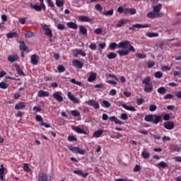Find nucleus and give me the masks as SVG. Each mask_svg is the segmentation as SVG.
I'll use <instances>...</instances> for the list:
<instances>
[{
	"instance_id": "nucleus-1",
	"label": "nucleus",
	"mask_w": 181,
	"mask_h": 181,
	"mask_svg": "<svg viewBox=\"0 0 181 181\" xmlns=\"http://www.w3.org/2000/svg\"><path fill=\"white\" fill-rule=\"evenodd\" d=\"M142 84H145L144 88V91L145 93H152V91H153V84H152V83H151L150 77L145 78L142 81Z\"/></svg>"
},
{
	"instance_id": "nucleus-2",
	"label": "nucleus",
	"mask_w": 181,
	"mask_h": 181,
	"mask_svg": "<svg viewBox=\"0 0 181 181\" xmlns=\"http://www.w3.org/2000/svg\"><path fill=\"white\" fill-rule=\"evenodd\" d=\"M144 121H146V122H153V124H159V122H161L162 121V116H158L156 115H146L144 117Z\"/></svg>"
},
{
	"instance_id": "nucleus-3",
	"label": "nucleus",
	"mask_w": 181,
	"mask_h": 181,
	"mask_svg": "<svg viewBox=\"0 0 181 181\" xmlns=\"http://www.w3.org/2000/svg\"><path fill=\"white\" fill-rule=\"evenodd\" d=\"M145 28H151V24H139L136 23L129 28V30H136V29H144Z\"/></svg>"
},
{
	"instance_id": "nucleus-4",
	"label": "nucleus",
	"mask_w": 181,
	"mask_h": 181,
	"mask_svg": "<svg viewBox=\"0 0 181 181\" xmlns=\"http://www.w3.org/2000/svg\"><path fill=\"white\" fill-rule=\"evenodd\" d=\"M42 30H45V36H48L49 37H53V31L52 29L49 28V25L45 24L42 25Z\"/></svg>"
},
{
	"instance_id": "nucleus-5",
	"label": "nucleus",
	"mask_w": 181,
	"mask_h": 181,
	"mask_svg": "<svg viewBox=\"0 0 181 181\" xmlns=\"http://www.w3.org/2000/svg\"><path fill=\"white\" fill-rule=\"evenodd\" d=\"M69 151L74 152V153H79V155H84L86 153V150H80L78 147H74L73 146H69Z\"/></svg>"
},
{
	"instance_id": "nucleus-6",
	"label": "nucleus",
	"mask_w": 181,
	"mask_h": 181,
	"mask_svg": "<svg viewBox=\"0 0 181 181\" xmlns=\"http://www.w3.org/2000/svg\"><path fill=\"white\" fill-rule=\"evenodd\" d=\"M86 103L90 107H93V108H95V110H98V108H100V103H98V102H97L93 99H90V100L86 101Z\"/></svg>"
},
{
	"instance_id": "nucleus-7",
	"label": "nucleus",
	"mask_w": 181,
	"mask_h": 181,
	"mask_svg": "<svg viewBox=\"0 0 181 181\" xmlns=\"http://www.w3.org/2000/svg\"><path fill=\"white\" fill-rule=\"evenodd\" d=\"M38 181H52L46 173H39Z\"/></svg>"
},
{
	"instance_id": "nucleus-8",
	"label": "nucleus",
	"mask_w": 181,
	"mask_h": 181,
	"mask_svg": "<svg viewBox=\"0 0 181 181\" xmlns=\"http://www.w3.org/2000/svg\"><path fill=\"white\" fill-rule=\"evenodd\" d=\"M62 94L63 93H62V92L57 91L53 93V98H54V100H56L58 103H62V101L64 100Z\"/></svg>"
},
{
	"instance_id": "nucleus-9",
	"label": "nucleus",
	"mask_w": 181,
	"mask_h": 181,
	"mask_svg": "<svg viewBox=\"0 0 181 181\" xmlns=\"http://www.w3.org/2000/svg\"><path fill=\"white\" fill-rule=\"evenodd\" d=\"M129 45H131V42H129V40H124V41L120 42L118 44V48L119 49H128Z\"/></svg>"
},
{
	"instance_id": "nucleus-10",
	"label": "nucleus",
	"mask_w": 181,
	"mask_h": 181,
	"mask_svg": "<svg viewBox=\"0 0 181 181\" xmlns=\"http://www.w3.org/2000/svg\"><path fill=\"white\" fill-rule=\"evenodd\" d=\"M149 19H156V18H160V13H156L154 11H150L146 15Z\"/></svg>"
},
{
	"instance_id": "nucleus-11",
	"label": "nucleus",
	"mask_w": 181,
	"mask_h": 181,
	"mask_svg": "<svg viewBox=\"0 0 181 181\" xmlns=\"http://www.w3.org/2000/svg\"><path fill=\"white\" fill-rule=\"evenodd\" d=\"M163 127L164 128H165V129H168L169 131L173 129V128H175V122H165L163 124Z\"/></svg>"
},
{
	"instance_id": "nucleus-12",
	"label": "nucleus",
	"mask_w": 181,
	"mask_h": 181,
	"mask_svg": "<svg viewBox=\"0 0 181 181\" xmlns=\"http://www.w3.org/2000/svg\"><path fill=\"white\" fill-rule=\"evenodd\" d=\"M71 129L73 131H75V132H77L78 134H83L84 135H87V132H86L84 129L80 128L77 126H71Z\"/></svg>"
},
{
	"instance_id": "nucleus-13",
	"label": "nucleus",
	"mask_w": 181,
	"mask_h": 181,
	"mask_svg": "<svg viewBox=\"0 0 181 181\" xmlns=\"http://www.w3.org/2000/svg\"><path fill=\"white\" fill-rule=\"evenodd\" d=\"M68 98H69L74 104H80V100L71 95V92H68Z\"/></svg>"
},
{
	"instance_id": "nucleus-14",
	"label": "nucleus",
	"mask_w": 181,
	"mask_h": 181,
	"mask_svg": "<svg viewBox=\"0 0 181 181\" xmlns=\"http://www.w3.org/2000/svg\"><path fill=\"white\" fill-rule=\"evenodd\" d=\"M17 60H19V56H18V54L9 55L8 57V62H10V63H14V62H17Z\"/></svg>"
},
{
	"instance_id": "nucleus-15",
	"label": "nucleus",
	"mask_w": 181,
	"mask_h": 181,
	"mask_svg": "<svg viewBox=\"0 0 181 181\" xmlns=\"http://www.w3.org/2000/svg\"><path fill=\"white\" fill-rule=\"evenodd\" d=\"M73 66L76 67V69H83L84 64L83 62L76 59L73 61Z\"/></svg>"
},
{
	"instance_id": "nucleus-16",
	"label": "nucleus",
	"mask_w": 181,
	"mask_h": 181,
	"mask_svg": "<svg viewBox=\"0 0 181 181\" xmlns=\"http://www.w3.org/2000/svg\"><path fill=\"white\" fill-rule=\"evenodd\" d=\"M78 21L80 22H93V19L87 16H80L78 17Z\"/></svg>"
},
{
	"instance_id": "nucleus-17",
	"label": "nucleus",
	"mask_w": 181,
	"mask_h": 181,
	"mask_svg": "<svg viewBox=\"0 0 181 181\" xmlns=\"http://www.w3.org/2000/svg\"><path fill=\"white\" fill-rule=\"evenodd\" d=\"M109 119L110 121H112V122H115V124H117V125H122L123 122L118 119V118H117V117L115 116H112L110 117H109Z\"/></svg>"
},
{
	"instance_id": "nucleus-18",
	"label": "nucleus",
	"mask_w": 181,
	"mask_h": 181,
	"mask_svg": "<svg viewBox=\"0 0 181 181\" xmlns=\"http://www.w3.org/2000/svg\"><path fill=\"white\" fill-rule=\"evenodd\" d=\"M49 95H50V93L43 90H40L37 93V97H40V98L49 97Z\"/></svg>"
},
{
	"instance_id": "nucleus-19",
	"label": "nucleus",
	"mask_w": 181,
	"mask_h": 181,
	"mask_svg": "<svg viewBox=\"0 0 181 181\" xmlns=\"http://www.w3.org/2000/svg\"><path fill=\"white\" fill-rule=\"evenodd\" d=\"M74 173L75 175H78V176H82V177H87V176H88V173H83V171L80 170H75L74 171Z\"/></svg>"
},
{
	"instance_id": "nucleus-20",
	"label": "nucleus",
	"mask_w": 181,
	"mask_h": 181,
	"mask_svg": "<svg viewBox=\"0 0 181 181\" xmlns=\"http://www.w3.org/2000/svg\"><path fill=\"white\" fill-rule=\"evenodd\" d=\"M37 59H39V56L36 54L31 55L30 63L34 64V66L37 65Z\"/></svg>"
},
{
	"instance_id": "nucleus-21",
	"label": "nucleus",
	"mask_w": 181,
	"mask_h": 181,
	"mask_svg": "<svg viewBox=\"0 0 181 181\" xmlns=\"http://www.w3.org/2000/svg\"><path fill=\"white\" fill-rule=\"evenodd\" d=\"M30 8L31 9H35V11H36L37 12H40V11H42V9H43V6H42L41 4L39 5H33V4H30Z\"/></svg>"
},
{
	"instance_id": "nucleus-22",
	"label": "nucleus",
	"mask_w": 181,
	"mask_h": 181,
	"mask_svg": "<svg viewBox=\"0 0 181 181\" xmlns=\"http://www.w3.org/2000/svg\"><path fill=\"white\" fill-rule=\"evenodd\" d=\"M16 70L18 76H23V77L26 76V74H25V73L23 72V70L22 69V68H21L19 65H16Z\"/></svg>"
},
{
	"instance_id": "nucleus-23",
	"label": "nucleus",
	"mask_w": 181,
	"mask_h": 181,
	"mask_svg": "<svg viewBox=\"0 0 181 181\" xmlns=\"http://www.w3.org/2000/svg\"><path fill=\"white\" fill-rule=\"evenodd\" d=\"M26 107V105L23 102H20L17 103L15 106V110H23Z\"/></svg>"
},
{
	"instance_id": "nucleus-24",
	"label": "nucleus",
	"mask_w": 181,
	"mask_h": 181,
	"mask_svg": "<svg viewBox=\"0 0 181 181\" xmlns=\"http://www.w3.org/2000/svg\"><path fill=\"white\" fill-rule=\"evenodd\" d=\"M68 28H69V29H77V28H78V25H77V23H74V22H68L66 23Z\"/></svg>"
},
{
	"instance_id": "nucleus-25",
	"label": "nucleus",
	"mask_w": 181,
	"mask_h": 181,
	"mask_svg": "<svg viewBox=\"0 0 181 181\" xmlns=\"http://www.w3.org/2000/svg\"><path fill=\"white\" fill-rule=\"evenodd\" d=\"M97 78V74L95 73H92L87 79L89 83H93Z\"/></svg>"
},
{
	"instance_id": "nucleus-26",
	"label": "nucleus",
	"mask_w": 181,
	"mask_h": 181,
	"mask_svg": "<svg viewBox=\"0 0 181 181\" xmlns=\"http://www.w3.org/2000/svg\"><path fill=\"white\" fill-rule=\"evenodd\" d=\"M79 33L83 36H86L87 35V28L84 25L79 26Z\"/></svg>"
},
{
	"instance_id": "nucleus-27",
	"label": "nucleus",
	"mask_w": 181,
	"mask_h": 181,
	"mask_svg": "<svg viewBox=\"0 0 181 181\" xmlns=\"http://www.w3.org/2000/svg\"><path fill=\"white\" fill-rule=\"evenodd\" d=\"M122 107L124 108V110H127V111H133V112L136 111V108H135V107L134 106H128L125 104H123L122 105Z\"/></svg>"
},
{
	"instance_id": "nucleus-28",
	"label": "nucleus",
	"mask_w": 181,
	"mask_h": 181,
	"mask_svg": "<svg viewBox=\"0 0 181 181\" xmlns=\"http://www.w3.org/2000/svg\"><path fill=\"white\" fill-rule=\"evenodd\" d=\"M18 36H19V35L16 32L8 33L6 34V38L7 39H12L13 37H18Z\"/></svg>"
},
{
	"instance_id": "nucleus-29",
	"label": "nucleus",
	"mask_w": 181,
	"mask_h": 181,
	"mask_svg": "<svg viewBox=\"0 0 181 181\" xmlns=\"http://www.w3.org/2000/svg\"><path fill=\"white\" fill-rule=\"evenodd\" d=\"M103 134H104V130L99 129L93 133V136H94V138H100V136H101V135H103Z\"/></svg>"
},
{
	"instance_id": "nucleus-30",
	"label": "nucleus",
	"mask_w": 181,
	"mask_h": 181,
	"mask_svg": "<svg viewBox=\"0 0 181 181\" xmlns=\"http://www.w3.org/2000/svg\"><path fill=\"white\" fill-rule=\"evenodd\" d=\"M162 9V4H158L157 6L153 7V10L156 13H159Z\"/></svg>"
},
{
	"instance_id": "nucleus-31",
	"label": "nucleus",
	"mask_w": 181,
	"mask_h": 181,
	"mask_svg": "<svg viewBox=\"0 0 181 181\" xmlns=\"http://www.w3.org/2000/svg\"><path fill=\"white\" fill-rule=\"evenodd\" d=\"M128 23V20L125 18L121 19L120 21H118L117 24V28H121L122 25H125V23Z\"/></svg>"
},
{
	"instance_id": "nucleus-32",
	"label": "nucleus",
	"mask_w": 181,
	"mask_h": 181,
	"mask_svg": "<svg viewBox=\"0 0 181 181\" xmlns=\"http://www.w3.org/2000/svg\"><path fill=\"white\" fill-rule=\"evenodd\" d=\"M157 92L158 94H161V95H163L166 94V88L165 87H160L158 88Z\"/></svg>"
},
{
	"instance_id": "nucleus-33",
	"label": "nucleus",
	"mask_w": 181,
	"mask_h": 181,
	"mask_svg": "<svg viewBox=\"0 0 181 181\" xmlns=\"http://www.w3.org/2000/svg\"><path fill=\"white\" fill-rule=\"evenodd\" d=\"M117 53H118L119 56H128V54H129L127 49L119 50Z\"/></svg>"
},
{
	"instance_id": "nucleus-34",
	"label": "nucleus",
	"mask_w": 181,
	"mask_h": 181,
	"mask_svg": "<svg viewBox=\"0 0 181 181\" xmlns=\"http://www.w3.org/2000/svg\"><path fill=\"white\" fill-rule=\"evenodd\" d=\"M20 50L21 52H25L26 51V44L24 41H21L20 42Z\"/></svg>"
},
{
	"instance_id": "nucleus-35",
	"label": "nucleus",
	"mask_w": 181,
	"mask_h": 181,
	"mask_svg": "<svg viewBox=\"0 0 181 181\" xmlns=\"http://www.w3.org/2000/svg\"><path fill=\"white\" fill-rule=\"evenodd\" d=\"M146 36L148 37H158L159 36V34L158 33H147L146 34Z\"/></svg>"
},
{
	"instance_id": "nucleus-36",
	"label": "nucleus",
	"mask_w": 181,
	"mask_h": 181,
	"mask_svg": "<svg viewBox=\"0 0 181 181\" xmlns=\"http://www.w3.org/2000/svg\"><path fill=\"white\" fill-rule=\"evenodd\" d=\"M156 166H158V168H163L165 169V168H167L168 163H165V161H161L159 163H158Z\"/></svg>"
},
{
	"instance_id": "nucleus-37",
	"label": "nucleus",
	"mask_w": 181,
	"mask_h": 181,
	"mask_svg": "<svg viewBox=\"0 0 181 181\" xmlns=\"http://www.w3.org/2000/svg\"><path fill=\"white\" fill-rule=\"evenodd\" d=\"M103 15H105V16H112V15H114V9L103 12Z\"/></svg>"
},
{
	"instance_id": "nucleus-38",
	"label": "nucleus",
	"mask_w": 181,
	"mask_h": 181,
	"mask_svg": "<svg viewBox=\"0 0 181 181\" xmlns=\"http://www.w3.org/2000/svg\"><path fill=\"white\" fill-rule=\"evenodd\" d=\"M56 5L58 8H62L64 5V1L63 0H56Z\"/></svg>"
},
{
	"instance_id": "nucleus-39",
	"label": "nucleus",
	"mask_w": 181,
	"mask_h": 181,
	"mask_svg": "<svg viewBox=\"0 0 181 181\" xmlns=\"http://www.w3.org/2000/svg\"><path fill=\"white\" fill-rule=\"evenodd\" d=\"M103 107H105V108H110L111 107V103L108 102V100H103Z\"/></svg>"
},
{
	"instance_id": "nucleus-40",
	"label": "nucleus",
	"mask_w": 181,
	"mask_h": 181,
	"mask_svg": "<svg viewBox=\"0 0 181 181\" xmlns=\"http://www.w3.org/2000/svg\"><path fill=\"white\" fill-rule=\"evenodd\" d=\"M117 54L115 52H110L107 54V58L109 59H115L117 57Z\"/></svg>"
},
{
	"instance_id": "nucleus-41",
	"label": "nucleus",
	"mask_w": 181,
	"mask_h": 181,
	"mask_svg": "<svg viewBox=\"0 0 181 181\" xmlns=\"http://www.w3.org/2000/svg\"><path fill=\"white\" fill-rule=\"evenodd\" d=\"M68 141L69 142H77V138L74 136L69 135L68 136Z\"/></svg>"
},
{
	"instance_id": "nucleus-42",
	"label": "nucleus",
	"mask_w": 181,
	"mask_h": 181,
	"mask_svg": "<svg viewBox=\"0 0 181 181\" xmlns=\"http://www.w3.org/2000/svg\"><path fill=\"white\" fill-rule=\"evenodd\" d=\"M109 47L111 50H115V49L118 47V44H117V42H112L110 44Z\"/></svg>"
},
{
	"instance_id": "nucleus-43",
	"label": "nucleus",
	"mask_w": 181,
	"mask_h": 181,
	"mask_svg": "<svg viewBox=\"0 0 181 181\" xmlns=\"http://www.w3.org/2000/svg\"><path fill=\"white\" fill-rule=\"evenodd\" d=\"M59 73H64L66 71V68L63 65H59L57 67Z\"/></svg>"
},
{
	"instance_id": "nucleus-44",
	"label": "nucleus",
	"mask_w": 181,
	"mask_h": 181,
	"mask_svg": "<svg viewBox=\"0 0 181 181\" xmlns=\"http://www.w3.org/2000/svg\"><path fill=\"white\" fill-rule=\"evenodd\" d=\"M71 114L73 117H80V112L76 110L71 111Z\"/></svg>"
},
{
	"instance_id": "nucleus-45",
	"label": "nucleus",
	"mask_w": 181,
	"mask_h": 181,
	"mask_svg": "<svg viewBox=\"0 0 181 181\" xmlns=\"http://www.w3.org/2000/svg\"><path fill=\"white\" fill-rule=\"evenodd\" d=\"M23 170L24 172H30V168H29L28 163H24L23 164Z\"/></svg>"
},
{
	"instance_id": "nucleus-46",
	"label": "nucleus",
	"mask_w": 181,
	"mask_h": 181,
	"mask_svg": "<svg viewBox=\"0 0 181 181\" xmlns=\"http://www.w3.org/2000/svg\"><path fill=\"white\" fill-rule=\"evenodd\" d=\"M35 121H37V122H40L42 124V122H43V117H42V116L37 115L35 116Z\"/></svg>"
},
{
	"instance_id": "nucleus-47",
	"label": "nucleus",
	"mask_w": 181,
	"mask_h": 181,
	"mask_svg": "<svg viewBox=\"0 0 181 181\" xmlns=\"http://www.w3.org/2000/svg\"><path fill=\"white\" fill-rule=\"evenodd\" d=\"M0 88H2L3 90H6V88H8V83L5 82H1Z\"/></svg>"
},
{
	"instance_id": "nucleus-48",
	"label": "nucleus",
	"mask_w": 181,
	"mask_h": 181,
	"mask_svg": "<svg viewBox=\"0 0 181 181\" xmlns=\"http://www.w3.org/2000/svg\"><path fill=\"white\" fill-rule=\"evenodd\" d=\"M57 28L59 30H64V29H66V25H64V24L59 23Z\"/></svg>"
},
{
	"instance_id": "nucleus-49",
	"label": "nucleus",
	"mask_w": 181,
	"mask_h": 181,
	"mask_svg": "<svg viewBox=\"0 0 181 181\" xmlns=\"http://www.w3.org/2000/svg\"><path fill=\"white\" fill-rule=\"evenodd\" d=\"M77 54H80L81 56H83V57H86V54L85 52H83L81 49H77L76 50Z\"/></svg>"
},
{
	"instance_id": "nucleus-50",
	"label": "nucleus",
	"mask_w": 181,
	"mask_h": 181,
	"mask_svg": "<svg viewBox=\"0 0 181 181\" xmlns=\"http://www.w3.org/2000/svg\"><path fill=\"white\" fill-rule=\"evenodd\" d=\"M141 156L144 158V159H148V158H149V153L146 151H143L141 153Z\"/></svg>"
},
{
	"instance_id": "nucleus-51",
	"label": "nucleus",
	"mask_w": 181,
	"mask_h": 181,
	"mask_svg": "<svg viewBox=\"0 0 181 181\" xmlns=\"http://www.w3.org/2000/svg\"><path fill=\"white\" fill-rule=\"evenodd\" d=\"M70 81L71 83H72L73 84H76V86H81L82 84L81 82L76 81L75 78H71Z\"/></svg>"
},
{
	"instance_id": "nucleus-52",
	"label": "nucleus",
	"mask_w": 181,
	"mask_h": 181,
	"mask_svg": "<svg viewBox=\"0 0 181 181\" xmlns=\"http://www.w3.org/2000/svg\"><path fill=\"white\" fill-rule=\"evenodd\" d=\"M136 103H137V105H142V104L145 103V100H144L143 98H140L136 99Z\"/></svg>"
},
{
	"instance_id": "nucleus-53",
	"label": "nucleus",
	"mask_w": 181,
	"mask_h": 181,
	"mask_svg": "<svg viewBox=\"0 0 181 181\" xmlns=\"http://www.w3.org/2000/svg\"><path fill=\"white\" fill-rule=\"evenodd\" d=\"M157 107L156 105H151L150 107H149V110L151 112H153L154 111H156L157 110Z\"/></svg>"
},
{
	"instance_id": "nucleus-54",
	"label": "nucleus",
	"mask_w": 181,
	"mask_h": 181,
	"mask_svg": "<svg viewBox=\"0 0 181 181\" xmlns=\"http://www.w3.org/2000/svg\"><path fill=\"white\" fill-rule=\"evenodd\" d=\"M163 76V74L160 71H157L155 74L156 78H162Z\"/></svg>"
},
{
	"instance_id": "nucleus-55",
	"label": "nucleus",
	"mask_w": 181,
	"mask_h": 181,
	"mask_svg": "<svg viewBox=\"0 0 181 181\" xmlns=\"http://www.w3.org/2000/svg\"><path fill=\"white\" fill-rule=\"evenodd\" d=\"M95 8L96 11H98V12H103V6H100V4H96L95 6Z\"/></svg>"
},
{
	"instance_id": "nucleus-56",
	"label": "nucleus",
	"mask_w": 181,
	"mask_h": 181,
	"mask_svg": "<svg viewBox=\"0 0 181 181\" xmlns=\"http://www.w3.org/2000/svg\"><path fill=\"white\" fill-rule=\"evenodd\" d=\"M102 33H103V28H96L94 31V33L95 35H101Z\"/></svg>"
},
{
	"instance_id": "nucleus-57",
	"label": "nucleus",
	"mask_w": 181,
	"mask_h": 181,
	"mask_svg": "<svg viewBox=\"0 0 181 181\" xmlns=\"http://www.w3.org/2000/svg\"><path fill=\"white\" fill-rule=\"evenodd\" d=\"M120 118L123 119V121H127V119H128V115H127V113H122Z\"/></svg>"
},
{
	"instance_id": "nucleus-58",
	"label": "nucleus",
	"mask_w": 181,
	"mask_h": 181,
	"mask_svg": "<svg viewBox=\"0 0 181 181\" xmlns=\"http://www.w3.org/2000/svg\"><path fill=\"white\" fill-rule=\"evenodd\" d=\"M173 98V95L168 93L165 95L163 98L164 100H172Z\"/></svg>"
},
{
	"instance_id": "nucleus-59",
	"label": "nucleus",
	"mask_w": 181,
	"mask_h": 181,
	"mask_svg": "<svg viewBox=\"0 0 181 181\" xmlns=\"http://www.w3.org/2000/svg\"><path fill=\"white\" fill-rule=\"evenodd\" d=\"M136 56L138 59H146V54H136Z\"/></svg>"
},
{
	"instance_id": "nucleus-60",
	"label": "nucleus",
	"mask_w": 181,
	"mask_h": 181,
	"mask_svg": "<svg viewBox=\"0 0 181 181\" xmlns=\"http://www.w3.org/2000/svg\"><path fill=\"white\" fill-rule=\"evenodd\" d=\"M127 50L128 53H129V52H132L133 53H135V48L134 47V46L131 45V44H129V49Z\"/></svg>"
},
{
	"instance_id": "nucleus-61",
	"label": "nucleus",
	"mask_w": 181,
	"mask_h": 181,
	"mask_svg": "<svg viewBox=\"0 0 181 181\" xmlns=\"http://www.w3.org/2000/svg\"><path fill=\"white\" fill-rule=\"evenodd\" d=\"M40 1V5L42 6L43 11H46V5H45V0H39Z\"/></svg>"
},
{
	"instance_id": "nucleus-62",
	"label": "nucleus",
	"mask_w": 181,
	"mask_h": 181,
	"mask_svg": "<svg viewBox=\"0 0 181 181\" xmlns=\"http://www.w3.org/2000/svg\"><path fill=\"white\" fill-rule=\"evenodd\" d=\"M89 48L91 49L92 50H95V49H97V45H95V43L92 42V43L89 45Z\"/></svg>"
},
{
	"instance_id": "nucleus-63",
	"label": "nucleus",
	"mask_w": 181,
	"mask_h": 181,
	"mask_svg": "<svg viewBox=\"0 0 181 181\" xmlns=\"http://www.w3.org/2000/svg\"><path fill=\"white\" fill-rule=\"evenodd\" d=\"M25 35V37H33V32L32 31H29Z\"/></svg>"
},
{
	"instance_id": "nucleus-64",
	"label": "nucleus",
	"mask_w": 181,
	"mask_h": 181,
	"mask_svg": "<svg viewBox=\"0 0 181 181\" xmlns=\"http://www.w3.org/2000/svg\"><path fill=\"white\" fill-rule=\"evenodd\" d=\"M47 2L50 8H54V4L53 1H52V0H47Z\"/></svg>"
}]
</instances>
